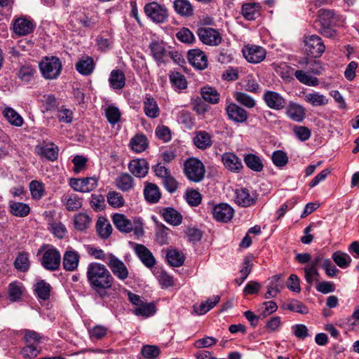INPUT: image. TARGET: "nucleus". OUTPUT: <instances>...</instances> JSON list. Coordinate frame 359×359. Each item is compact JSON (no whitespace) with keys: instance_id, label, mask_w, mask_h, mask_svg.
Segmentation results:
<instances>
[{"instance_id":"nucleus-1","label":"nucleus","mask_w":359,"mask_h":359,"mask_svg":"<svg viewBox=\"0 0 359 359\" xmlns=\"http://www.w3.org/2000/svg\"><path fill=\"white\" fill-rule=\"evenodd\" d=\"M86 277L90 286L102 299L109 296L107 290L112 287L114 278L105 265L91 262L87 266Z\"/></svg>"},{"instance_id":"nucleus-2","label":"nucleus","mask_w":359,"mask_h":359,"mask_svg":"<svg viewBox=\"0 0 359 359\" xmlns=\"http://www.w3.org/2000/svg\"><path fill=\"white\" fill-rule=\"evenodd\" d=\"M39 66L42 76L49 80L57 79L62 67L60 60L55 56L45 57Z\"/></svg>"},{"instance_id":"nucleus-3","label":"nucleus","mask_w":359,"mask_h":359,"mask_svg":"<svg viewBox=\"0 0 359 359\" xmlns=\"http://www.w3.org/2000/svg\"><path fill=\"white\" fill-rule=\"evenodd\" d=\"M43 252L41 265L48 270L56 271L59 269L61 262L60 252L53 245H47L41 248L38 253Z\"/></svg>"},{"instance_id":"nucleus-4","label":"nucleus","mask_w":359,"mask_h":359,"mask_svg":"<svg viewBox=\"0 0 359 359\" xmlns=\"http://www.w3.org/2000/svg\"><path fill=\"white\" fill-rule=\"evenodd\" d=\"M184 172L187 177L192 182H201L205 176V166L197 158H190L184 163Z\"/></svg>"},{"instance_id":"nucleus-5","label":"nucleus","mask_w":359,"mask_h":359,"mask_svg":"<svg viewBox=\"0 0 359 359\" xmlns=\"http://www.w3.org/2000/svg\"><path fill=\"white\" fill-rule=\"evenodd\" d=\"M144 10L147 16L154 22L163 23L168 19V12L166 7L156 1L147 4Z\"/></svg>"},{"instance_id":"nucleus-6","label":"nucleus","mask_w":359,"mask_h":359,"mask_svg":"<svg viewBox=\"0 0 359 359\" xmlns=\"http://www.w3.org/2000/svg\"><path fill=\"white\" fill-rule=\"evenodd\" d=\"M304 45L307 54L313 57H320L325 50L322 39L316 34L305 36Z\"/></svg>"},{"instance_id":"nucleus-7","label":"nucleus","mask_w":359,"mask_h":359,"mask_svg":"<svg viewBox=\"0 0 359 359\" xmlns=\"http://www.w3.org/2000/svg\"><path fill=\"white\" fill-rule=\"evenodd\" d=\"M106 264L110 269L111 273L120 280H125L128 278L129 271L122 260L118 259L114 255L110 253L109 261Z\"/></svg>"},{"instance_id":"nucleus-8","label":"nucleus","mask_w":359,"mask_h":359,"mask_svg":"<svg viewBox=\"0 0 359 359\" xmlns=\"http://www.w3.org/2000/svg\"><path fill=\"white\" fill-rule=\"evenodd\" d=\"M98 179L95 177L71 179L70 187L76 191L88 193L97 187Z\"/></svg>"},{"instance_id":"nucleus-9","label":"nucleus","mask_w":359,"mask_h":359,"mask_svg":"<svg viewBox=\"0 0 359 359\" xmlns=\"http://www.w3.org/2000/svg\"><path fill=\"white\" fill-rule=\"evenodd\" d=\"M235 202L239 206L247 208L255 205L258 195L256 191L246 188L237 189L235 191Z\"/></svg>"},{"instance_id":"nucleus-10","label":"nucleus","mask_w":359,"mask_h":359,"mask_svg":"<svg viewBox=\"0 0 359 359\" xmlns=\"http://www.w3.org/2000/svg\"><path fill=\"white\" fill-rule=\"evenodd\" d=\"M243 54L246 60L252 64H257L266 57V50L257 45H247L243 48Z\"/></svg>"},{"instance_id":"nucleus-11","label":"nucleus","mask_w":359,"mask_h":359,"mask_svg":"<svg viewBox=\"0 0 359 359\" xmlns=\"http://www.w3.org/2000/svg\"><path fill=\"white\" fill-rule=\"evenodd\" d=\"M197 34L199 39L206 45L216 46L222 41L220 33L217 30L210 27L198 28Z\"/></svg>"},{"instance_id":"nucleus-12","label":"nucleus","mask_w":359,"mask_h":359,"mask_svg":"<svg viewBox=\"0 0 359 359\" xmlns=\"http://www.w3.org/2000/svg\"><path fill=\"white\" fill-rule=\"evenodd\" d=\"M222 161L224 168L229 172L239 173L243 169L241 159L234 153L225 152L222 155Z\"/></svg>"},{"instance_id":"nucleus-13","label":"nucleus","mask_w":359,"mask_h":359,"mask_svg":"<svg viewBox=\"0 0 359 359\" xmlns=\"http://www.w3.org/2000/svg\"><path fill=\"white\" fill-rule=\"evenodd\" d=\"M229 119L235 123H243L248 117L247 111L236 103H230L225 108Z\"/></svg>"},{"instance_id":"nucleus-14","label":"nucleus","mask_w":359,"mask_h":359,"mask_svg":"<svg viewBox=\"0 0 359 359\" xmlns=\"http://www.w3.org/2000/svg\"><path fill=\"white\" fill-rule=\"evenodd\" d=\"M233 214V209L226 203H219L212 210L213 217L218 222H228L232 219Z\"/></svg>"},{"instance_id":"nucleus-15","label":"nucleus","mask_w":359,"mask_h":359,"mask_svg":"<svg viewBox=\"0 0 359 359\" xmlns=\"http://www.w3.org/2000/svg\"><path fill=\"white\" fill-rule=\"evenodd\" d=\"M187 57L189 63L198 69H204L208 67V58L205 53L199 49H193L188 52Z\"/></svg>"},{"instance_id":"nucleus-16","label":"nucleus","mask_w":359,"mask_h":359,"mask_svg":"<svg viewBox=\"0 0 359 359\" xmlns=\"http://www.w3.org/2000/svg\"><path fill=\"white\" fill-rule=\"evenodd\" d=\"M128 170L135 177H144L149 171V165L144 158L133 159L128 163Z\"/></svg>"},{"instance_id":"nucleus-17","label":"nucleus","mask_w":359,"mask_h":359,"mask_svg":"<svg viewBox=\"0 0 359 359\" xmlns=\"http://www.w3.org/2000/svg\"><path fill=\"white\" fill-rule=\"evenodd\" d=\"M35 152L50 161H55L58 157L59 149L55 144L43 143L35 147Z\"/></svg>"},{"instance_id":"nucleus-18","label":"nucleus","mask_w":359,"mask_h":359,"mask_svg":"<svg viewBox=\"0 0 359 359\" xmlns=\"http://www.w3.org/2000/svg\"><path fill=\"white\" fill-rule=\"evenodd\" d=\"M287 117L296 122H302L306 117V109L301 104L290 102L285 109Z\"/></svg>"},{"instance_id":"nucleus-19","label":"nucleus","mask_w":359,"mask_h":359,"mask_svg":"<svg viewBox=\"0 0 359 359\" xmlns=\"http://www.w3.org/2000/svg\"><path fill=\"white\" fill-rule=\"evenodd\" d=\"M80 255L72 248L67 249L63 255V268L68 271L76 270L79 266Z\"/></svg>"},{"instance_id":"nucleus-20","label":"nucleus","mask_w":359,"mask_h":359,"mask_svg":"<svg viewBox=\"0 0 359 359\" xmlns=\"http://www.w3.org/2000/svg\"><path fill=\"white\" fill-rule=\"evenodd\" d=\"M134 250L142 262L148 268H152L156 264V259L151 252L144 245L135 244Z\"/></svg>"},{"instance_id":"nucleus-21","label":"nucleus","mask_w":359,"mask_h":359,"mask_svg":"<svg viewBox=\"0 0 359 359\" xmlns=\"http://www.w3.org/2000/svg\"><path fill=\"white\" fill-rule=\"evenodd\" d=\"M264 100L271 109L279 110L284 108L285 100L278 93L268 90L264 94Z\"/></svg>"},{"instance_id":"nucleus-22","label":"nucleus","mask_w":359,"mask_h":359,"mask_svg":"<svg viewBox=\"0 0 359 359\" xmlns=\"http://www.w3.org/2000/svg\"><path fill=\"white\" fill-rule=\"evenodd\" d=\"M34 30L32 21L25 18H19L13 23V32L18 36H25Z\"/></svg>"},{"instance_id":"nucleus-23","label":"nucleus","mask_w":359,"mask_h":359,"mask_svg":"<svg viewBox=\"0 0 359 359\" xmlns=\"http://www.w3.org/2000/svg\"><path fill=\"white\" fill-rule=\"evenodd\" d=\"M112 220L116 228L121 232L129 233L133 229V222L123 214H114Z\"/></svg>"},{"instance_id":"nucleus-24","label":"nucleus","mask_w":359,"mask_h":359,"mask_svg":"<svg viewBox=\"0 0 359 359\" xmlns=\"http://www.w3.org/2000/svg\"><path fill=\"white\" fill-rule=\"evenodd\" d=\"M61 202L68 211L74 212L82 207V199L75 194H65L61 198Z\"/></svg>"},{"instance_id":"nucleus-25","label":"nucleus","mask_w":359,"mask_h":359,"mask_svg":"<svg viewBox=\"0 0 359 359\" xmlns=\"http://www.w3.org/2000/svg\"><path fill=\"white\" fill-rule=\"evenodd\" d=\"M319 25L322 26H337L339 20L334 11L323 9L320 11Z\"/></svg>"},{"instance_id":"nucleus-26","label":"nucleus","mask_w":359,"mask_h":359,"mask_svg":"<svg viewBox=\"0 0 359 359\" xmlns=\"http://www.w3.org/2000/svg\"><path fill=\"white\" fill-rule=\"evenodd\" d=\"M144 196L147 202L156 203L160 200L161 194L156 184L146 182L144 189Z\"/></svg>"},{"instance_id":"nucleus-27","label":"nucleus","mask_w":359,"mask_h":359,"mask_svg":"<svg viewBox=\"0 0 359 359\" xmlns=\"http://www.w3.org/2000/svg\"><path fill=\"white\" fill-rule=\"evenodd\" d=\"M116 188L122 191H128L133 189L135 182L133 177L128 173H121L114 181Z\"/></svg>"},{"instance_id":"nucleus-28","label":"nucleus","mask_w":359,"mask_h":359,"mask_svg":"<svg viewBox=\"0 0 359 359\" xmlns=\"http://www.w3.org/2000/svg\"><path fill=\"white\" fill-rule=\"evenodd\" d=\"M109 83L114 90H121L126 84V76L120 69H113L109 77Z\"/></svg>"},{"instance_id":"nucleus-29","label":"nucleus","mask_w":359,"mask_h":359,"mask_svg":"<svg viewBox=\"0 0 359 359\" xmlns=\"http://www.w3.org/2000/svg\"><path fill=\"white\" fill-rule=\"evenodd\" d=\"M96 231L101 238L107 239L112 233V226L107 218L100 217L96 222Z\"/></svg>"},{"instance_id":"nucleus-30","label":"nucleus","mask_w":359,"mask_h":359,"mask_svg":"<svg viewBox=\"0 0 359 359\" xmlns=\"http://www.w3.org/2000/svg\"><path fill=\"white\" fill-rule=\"evenodd\" d=\"M144 111L147 116L155 118L160 114V109L156 100L151 97L147 96L144 101Z\"/></svg>"},{"instance_id":"nucleus-31","label":"nucleus","mask_w":359,"mask_h":359,"mask_svg":"<svg viewBox=\"0 0 359 359\" xmlns=\"http://www.w3.org/2000/svg\"><path fill=\"white\" fill-rule=\"evenodd\" d=\"M219 300V295H214L206 301L201 302L199 305H194V310L198 315H203L215 306Z\"/></svg>"},{"instance_id":"nucleus-32","label":"nucleus","mask_w":359,"mask_h":359,"mask_svg":"<svg viewBox=\"0 0 359 359\" xmlns=\"http://www.w3.org/2000/svg\"><path fill=\"white\" fill-rule=\"evenodd\" d=\"M260 5L258 3L244 4L242 6V15L248 20H252L259 15Z\"/></svg>"},{"instance_id":"nucleus-33","label":"nucleus","mask_w":359,"mask_h":359,"mask_svg":"<svg viewBox=\"0 0 359 359\" xmlns=\"http://www.w3.org/2000/svg\"><path fill=\"white\" fill-rule=\"evenodd\" d=\"M164 219L173 226H178L182 223V216L176 210L172 208H166L163 210Z\"/></svg>"},{"instance_id":"nucleus-34","label":"nucleus","mask_w":359,"mask_h":359,"mask_svg":"<svg viewBox=\"0 0 359 359\" xmlns=\"http://www.w3.org/2000/svg\"><path fill=\"white\" fill-rule=\"evenodd\" d=\"M94 61L90 57H83L76 64V70L83 75H90L94 69Z\"/></svg>"},{"instance_id":"nucleus-35","label":"nucleus","mask_w":359,"mask_h":359,"mask_svg":"<svg viewBox=\"0 0 359 359\" xmlns=\"http://www.w3.org/2000/svg\"><path fill=\"white\" fill-rule=\"evenodd\" d=\"M280 276H274L270 279L269 285L267 287V292L265 294L266 299L275 297L283 288L280 283Z\"/></svg>"},{"instance_id":"nucleus-36","label":"nucleus","mask_w":359,"mask_h":359,"mask_svg":"<svg viewBox=\"0 0 359 359\" xmlns=\"http://www.w3.org/2000/svg\"><path fill=\"white\" fill-rule=\"evenodd\" d=\"M24 292V287L20 283L13 282L8 286V295L10 301H20Z\"/></svg>"},{"instance_id":"nucleus-37","label":"nucleus","mask_w":359,"mask_h":359,"mask_svg":"<svg viewBox=\"0 0 359 359\" xmlns=\"http://www.w3.org/2000/svg\"><path fill=\"white\" fill-rule=\"evenodd\" d=\"M149 47L154 59L157 62H163L164 58L168 56V54L164 46L158 41H153L150 43Z\"/></svg>"},{"instance_id":"nucleus-38","label":"nucleus","mask_w":359,"mask_h":359,"mask_svg":"<svg viewBox=\"0 0 359 359\" xmlns=\"http://www.w3.org/2000/svg\"><path fill=\"white\" fill-rule=\"evenodd\" d=\"M201 94L203 99L210 103L217 104L219 101L220 95L217 90L210 86H204L201 90Z\"/></svg>"},{"instance_id":"nucleus-39","label":"nucleus","mask_w":359,"mask_h":359,"mask_svg":"<svg viewBox=\"0 0 359 359\" xmlns=\"http://www.w3.org/2000/svg\"><path fill=\"white\" fill-rule=\"evenodd\" d=\"M91 222V218L86 213L80 212L74 217V227L80 231H85L89 228Z\"/></svg>"},{"instance_id":"nucleus-40","label":"nucleus","mask_w":359,"mask_h":359,"mask_svg":"<svg viewBox=\"0 0 359 359\" xmlns=\"http://www.w3.org/2000/svg\"><path fill=\"white\" fill-rule=\"evenodd\" d=\"M9 208L12 215L20 217L27 216L30 211V208L27 204L20 202L11 201Z\"/></svg>"},{"instance_id":"nucleus-41","label":"nucleus","mask_w":359,"mask_h":359,"mask_svg":"<svg viewBox=\"0 0 359 359\" xmlns=\"http://www.w3.org/2000/svg\"><path fill=\"white\" fill-rule=\"evenodd\" d=\"M332 259L341 269L348 268L352 262V259L349 255L340 250L333 252L332 255Z\"/></svg>"},{"instance_id":"nucleus-42","label":"nucleus","mask_w":359,"mask_h":359,"mask_svg":"<svg viewBox=\"0 0 359 359\" xmlns=\"http://www.w3.org/2000/svg\"><path fill=\"white\" fill-rule=\"evenodd\" d=\"M304 100L313 107L324 106L328 103V99L318 92L305 94Z\"/></svg>"},{"instance_id":"nucleus-43","label":"nucleus","mask_w":359,"mask_h":359,"mask_svg":"<svg viewBox=\"0 0 359 359\" xmlns=\"http://www.w3.org/2000/svg\"><path fill=\"white\" fill-rule=\"evenodd\" d=\"M149 145L146 136H133L130 142V149L135 153L144 151Z\"/></svg>"},{"instance_id":"nucleus-44","label":"nucleus","mask_w":359,"mask_h":359,"mask_svg":"<svg viewBox=\"0 0 359 359\" xmlns=\"http://www.w3.org/2000/svg\"><path fill=\"white\" fill-rule=\"evenodd\" d=\"M174 8L182 16H190L193 14V7L188 0H175Z\"/></svg>"},{"instance_id":"nucleus-45","label":"nucleus","mask_w":359,"mask_h":359,"mask_svg":"<svg viewBox=\"0 0 359 359\" xmlns=\"http://www.w3.org/2000/svg\"><path fill=\"white\" fill-rule=\"evenodd\" d=\"M170 83L173 88L177 90H184L187 87V82L185 76L178 72H172L169 75Z\"/></svg>"},{"instance_id":"nucleus-46","label":"nucleus","mask_w":359,"mask_h":359,"mask_svg":"<svg viewBox=\"0 0 359 359\" xmlns=\"http://www.w3.org/2000/svg\"><path fill=\"white\" fill-rule=\"evenodd\" d=\"M3 115L12 125L21 126L23 123L22 116L11 107H6L3 111Z\"/></svg>"},{"instance_id":"nucleus-47","label":"nucleus","mask_w":359,"mask_h":359,"mask_svg":"<svg viewBox=\"0 0 359 359\" xmlns=\"http://www.w3.org/2000/svg\"><path fill=\"white\" fill-rule=\"evenodd\" d=\"M272 68L274 72L280 76L283 80L290 81L292 77L291 69L290 67L285 62L276 63L274 62L272 64Z\"/></svg>"},{"instance_id":"nucleus-48","label":"nucleus","mask_w":359,"mask_h":359,"mask_svg":"<svg viewBox=\"0 0 359 359\" xmlns=\"http://www.w3.org/2000/svg\"><path fill=\"white\" fill-rule=\"evenodd\" d=\"M244 161L246 165L255 172H260L263 169V164L261 159L256 155L249 154L245 156Z\"/></svg>"},{"instance_id":"nucleus-49","label":"nucleus","mask_w":359,"mask_h":359,"mask_svg":"<svg viewBox=\"0 0 359 359\" xmlns=\"http://www.w3.org/2000/svg\"><path fill=\"white\" fill-rule=\"evenodd\" d=\"M108 203L113 208H119L124 205L125 199L122 194L116 191H110L107 195Z\"/></svg>"},{"instance_id":"nucleus-50","label":"nucleus","mask_w":359,"mask_h":359,"mask_svg":"<svg viewBox=\"0 0 359 359\" xmlns=\"http://www.w3.org/2000/svg\"><path fill=\"white\" fill-rule=\"evenodd\" d=\"M29 189L33 199L40 200L45 194L44 184L39 181L33 180L29 184Z\"/></svg>"},{"instance_id":"nucleus-51","label":"nucleus","mask_w":359,"mask_h":359,"mask_svg":"<svg viewBox=\"0 0 359 359\" xmlns=\"http://www.w3.org/2000/svg\"><path fill=\"white\" fill-rule=\"evenodd\" d=\"M133 313L136 316L149 317L156 313L155 304L154 303L144 304L142 302L135 309Z\"/></svg>"},{"instance_id":"nucleus-52","label":"nucleus","mask_w":359,"mask_h":359,"mask_svg":"<svg viewBox=\"0 0 359 359\" xmlns=\"http://www.w3.org/2000/svg\"><path fill=\"white\" fill-rule=\"evenodd\" d=\"M51 287L44 280H41L35 285V292L39 298L46 300L50 297Z\"/></svg>"},{"instance_id":"nucleus-53","label":"nucleus","mask_w":359,"mask_h":359,"mask_svg":"<svg viewBox=\"0 0 359 359\" xmlns=\"http://www.w3.org/2000/svg\"><path fill=\"white\" fill-rule=\"evenodd\" d=\"M297 79L305 85L316 86L318 85V79L316 77L310 76L302 70H297L294 73Z\"/></svg>"},{"instance_id":"nucleus-54","label":"nucleus","mask_w":359,"mask_h":359,"mask_svg":"<svg viewBox=\"0 0 359 359\" xmlns=\"http://www.w3.org/2000/svg\"><path fill=\"white\" fill-rule=\"evenodd\" d=\"M233 97L239 104L249 109L253 108L256 104L255 100L251 96L243 92H236Z\"/></svg>"},{"instance_id":"nucleus-55","label":"nucleus","mask_w":359,"mask_h":359,"mask_svg":"<svg viewBox=\"0 0 359 359\" xmlns=\"http://www.w3.org/2000/svg\"><path fill=\"white\" fill-rule=\"evenodd\" d=\"M160 353V348L155 345H144L141 349V354L144 359H156Z\"/></svg>"},{"instance_id":"nucleus-56","label":"nucleus","mask_w":359,"mask_h":359,"mask_svg":"<svg viewBox=\"0 0 359 359\" xmlns=\"http://www.w3.org/2000/svg\"><path fill=\"white\" fill-rule=\"evenodd\" d=\"M166 257L168 263L173 266H180L184 263V256L176 250H168Z\"/></svg>"},{"instance_id":"nucleus-57","label":"nucleus","mask_w":359,"mask_h":359,"mask_svg":"<svg viewBox=\"0 0 359 359\" xmlns=\"http://www.w3.org/2000/svg\"><path fill=\"white\" fill-rule=\"evenodd\" d=\"M40 102L46 111L55 110L58 106V102L53 94L43 95Z\"/></svg>"},{"instance_id":"nucleus-58","label":"nucleus","mask_w":359,"mask_h":359,"mask_svg":"<svg viewBox=\"0 0 359 359\" xmlns=\"http://www.w3.org/2000/svg\"><path fill=\"white\" fill-rule=\"evenodd\" d=\"M24 340L26 344H31L39 346L42 339L41 335L33 330H26L24 332Z\"/></svg>"},{"instance_id":"nucleus-59","label":"nucleus","mask_w":359,"mask_h":359,"mask_svg":"<svg viewBox=\"0 0 359 359\" xmlns=\"http://www.w3.org/2000/svg\"><path fill=\"white\" fill-rule=\"evenodd\" d=\"M273 164L279 168L284 167L288 162L287 154L281 150L275 151L271 156Z\"/></svg>"},{"instance_id":"nucleus-60","label":"nucleus","mask_w":359,"mask_h":359,"mask_svg":"<svg viewBox=\"0 0 359 359\" xmlns=\"http://www.w3.org/2000/svg\"><path fill=\"white\" fill-rule=\"evenodd\" d=\"M14 265L17 269L26 271L29 267L28 254L26 252L20 253L15 259Z\"/></svg>"},{"instance_id":"nucleus-61","label":"nucleus","mask_w":359,"mask_h":359,"mask_svg":"<svg viewBox=\"0 0 359 359\" xmlns=\"http://www.w3.org/2000/svg\"><path fill=\"white\" fill-rule=\"evenodd\" d=\"M41 352V348L39 346H34L33 344H26L20 351L23 358L26 359H32L36 357Z\"/></svg>"},{"instance_id":"nucleus-62","label":"nucleus","mask_w":359,"mask_h":359,"mask_svg":"<svg viewBox=\"0 0 359 359\" xmlns=\"http://www.w3.org/2000/svg\"><path fill=\"white\" fill-rule=\"evenodd\" d=\"M105 116L110 123L115 124L120 120L121 112L116 107L109 106L105 110Z\"/></svg>"},{"instance_id":"nucleus-63","label":"nucleus","mask_w":359,"mask_h":359,"mask_svg":"<svg viewBox=\"0 0 359 359\" xmlns=\"http://www.w3.org/2000/svg\"><path fill=\"white\" fill-rule=\"evenodd\" d=\"M187 203L194 207L198 206L202 200L201 194L196 190H188L186 193Z\"/></svg>"},{"instance_id":"nucleus-64","label":"nucleus","mask_w":359,"mask_h":359,"mask_svg":"<svg viewBox=\"0 0 359 359\" xmlns=\"http://www.w3.org/2000/svg\"><path fill=\"white\" fill-rule=\"evenodd\" d=\"M179 41L183 43H192L195 39L193 33L186 27L182 28L176 34Z\"/></svg>"}]
</instances>
